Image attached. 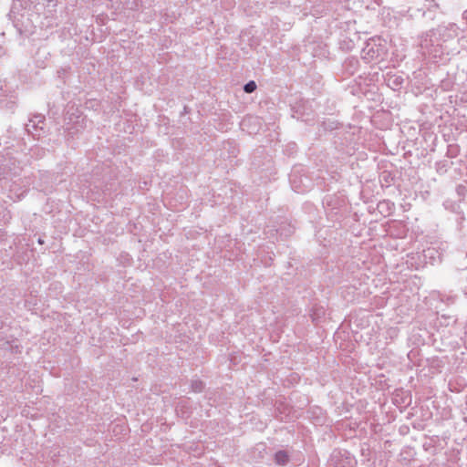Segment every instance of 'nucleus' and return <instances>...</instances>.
<instances>
[{"mask_svg": "<svg viewBox=\"0 0 467 467\" xmlns=\"http://www.w3.org/2000/svg\"><path fill=\"white\" fill-rule=\"evenodd\" d=\"M275 459L279 465H285L288 462V455L283 451H277L275 455Z\"/></svg>", "mask_w": 467, "mask_h": 467, "instance_id": "obj_1", "label": "nucleus"}, {"mask_svg": "<svg viewBox=\"0 0 467 467\" xmlns=\"http://www.w3.org/2000/svg\"><path fill=\"white\" fill-rule=\"evenodd\" d=\"M363 53H364V56L363 57L365 59H373L375 57V51H374V47H372L371 44H368V46L366 47V48L363 50Z\"/></svg>", "mask_w": 467, "mask_h": 467, "instance_id": "obj_2", "label": "nucleus"}, {"mask_svg": "<svg viewBox=\"0 0 467 467\" xmlns=\"http://www.w3.org/2000/svg\"><path fill=\"white\" fill-rule=\"evenodd\" d=\"M244 91L246 93H252L253 91H254L256 89V84L254 81H250L248 83H246L244 85Z\"/></svg>", "mask_w": 467, "mask_h": 467, "instance_id": "obj_3", "label": "nucleus"}, {"mask_svg": "<svg viewBox=\"0 0 467 467\" xmlns=\"http://www.w3.org/2000/svg\"><path fill=\"white\" fill-rule=\"evenodd\" d=\"M36 119H30L29 120V123L26 125V130L28 132H31V127H35V124L36 122L37 121V123L41 122L42 121V117H36Z\"/></svg>", "mask_w": 467, "mask_h": 467, "instance_id": "obj_4", "label": "nucleus"}, {"mask_svg": "<svg viewBox=\"0 0 467 467\" xmlns=\"http://www.w3.org/2000/svg\"><path fill=\"white\" fill-rule=\"evenodd\" d=\"M252 120H255V119H254V118H247V119H244L242 124H241L242 125V129L244 130L245 127H246V124L248 122H251Z\"/></svg>", "mask_w": 467, "mask_h": 467, "instance_id": "obj_5", "label": "nucleus"}, {"mask_svg": "<svg viewBox=\"0 0 467 467\" xmlns=\"http://www.w3.org/2000/svg\"><path fill=\"white\" fill-rule=\"evenodd\" d=\"M79 118H80V115H78V116L76 117L77 120H76V121H74V123H75V124L79 125V123H80V122H79V120H78V119H79Z\"/></svg>", "mask_w": 467, "mask_h": 467, "instance_id": "obj_6", "label": "nucleus"}, {"mask_svg": "<svg viewBox=\"0 0 467 467\" xmlns=\"http://www.w3.org/2000/svg\"><path fill=\"white\" fill-rule=\"evenodd\" d=\"M25 191L21 192L20 193L16 194V198L19 199L23 194Z\"/></svg>", "mask_w": 467, "mask_h": 467, "instance_id": "obj_7", "label": "nucleus"}, {"mask_svg": "<svg viewBox=\"0 0 467 467\" xmlns=\"http://www.w3.org/2000/svg\"><path fill=\"white\" fill-rule=\"evenodd\" d=\"M426 253H427L428 254H431L433 253V250H432V249H428V250L426 251Z\"/></svg>", "mask_w": 467, "mask_h": 467, "instance_id": "obj_8", "label": "nucleus"}, {"mask_svg": "<svg viewBox=\"0 0 467 467\" xmlns=\"http://www.w3.org/2000/svg\"><path fill=\"white\" fill-rule=\"evenodd\" d=\"M202 389V383L199 384L198 387H196V390H201Z\"/></svg>", "mask_w": 467, "mask_h": 467, "instance_id": "obj_9", "label": "nucleus"}]
</instances>
